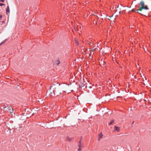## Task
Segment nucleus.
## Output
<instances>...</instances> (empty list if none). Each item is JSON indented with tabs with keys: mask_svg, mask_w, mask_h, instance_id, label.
<instances>
[{
	"mask_svg": "<svg viewBox=\"0 0 151 151\" xmlns=\"http://www.w3.org/2000/svg\"><path fill=\"white\" fill-rule=\"evenodd\" d=\"M6 14H7V13H9V12H10V10H9V6H7V8L6 9Z\"/></svg>",
	"mask_w": 151,
	"mask_h": 151,
	"instance_id": "7",
	"label": "nucleus"
},
{
	"mask_svg": "<svg viewBox=\"0 0 151 151\" xmlns=\"http://www.w3.org/2000/svg\"><path fill=\"white\" fill-rule=\"evenodd\" d=\"M119 8V6H118L117 7V8Z\"/></svg>",
	"mask_w": 151,
	"mask_h": 151,
	"instance_id": "24",
	"label": "nucleus"
},
{
	"mask_svg": "<svg viewBox=\"0 0 151 151\" xmlns=\"http://www.w3.org/2000/svg\"><path fill=\"white\" fill-rule=\"evenodd\" d=\"M79 148L78 149V151H80L81 150V148L82 147H79Z\"/></svg>",
	"mask_w": 151,
	"mask_h": 151,
	"instance_id": "15",
	"label": "nucleus"
},
{
	"mask_svg": "<svg viewBox=\"0 0 151 151\" xmlns=\"http://www.w3.org/2000/svg\"><path fill=\"white\" fill-rule=\"evenodd\" d=\"M96 49L98 50V49H97V48H96H96H95V47H93V48L92 49V50H93L92 51H93L95 50H96Z\"/></svg>",
	"mask_w": 151,
	"mask_h": 151,
	"instance_id": "14",
	"label": "nucleus"
},
{
	"mask_svg": "<svg viewBox=\"0 0 151 151\" xmlns=\"http://www.w3.org/2000/svg\"><path fill=\"white\" fill-rule=\"evenodd\" d=\"M138 13H139V14H143L142 13H140V12H138Z\"/></svg>",
	"mask_w": 151,
	"mask_h": 151,
	"instance_id": "20",
	"label": "nucleus"
},
{
	"mask_svg": "<svg viewBox=\"0 0 151 151\" xmlns=\"http://www.w3.org/2000/svg\"><path fill=\"white\" fill-rule=\"evenodd\" d=\"M106 54H105V55H103V56H106Z\"/></svg>",
	"mask_w": 151,
	"mask_h": 151,
	"instance_id": "23",
	"label": "nucleus"
},
{
	"mask_svg": "<svg viewBox=\"0 0 151 151\" xmlns=\"http://www.w3.org/2000/svg\"><path fill=\"white\" fill-rule=\"evenodd\" d=\"M94 54V52L93 51H92L89 54V56H93V55Z\"/></svg>",
	"mask_w": 151,
	"mask_h": 151,
	"instance_id": "9",
	"label": "nucleus"
},
{
	"mask_svg": "<svg viewBox=\"0 0 151 151\" xmlns=\"http://www.w3.org/2000/svg\"><path fill=\"white\" fill-rule=\"evenodd\" d=\"M75 43L77 45H78L79 44V43L78 42V41L77 40H75Z\"/></svg>",
	"mask_w": 151,
	"mask_h": 151,
	"instance_id": "12",
	"label": "nucleus"
},
{
	"mask_svg": "<svg viewBox=\"0 0 151 151\" xmlns=\"http://www.w3.org/2000/svg\"><path fill=\"white\" fill-rule=\"evenodd\" d=\"M110 17V18H109V20H110V19H111V17Z\"/></svg>",
	"mask_w": 151,
	"mask_h": 151,
	"instance_id": "21",
	"label": "nucleus"
},
{
	"mask_svg": "<svg viewBox=\"0 0 151 151\" xmlns=\"http://www.w3.org/2000/svg\"><path fill=\"white\" fill-rule=\"evenodd\" d=\"M52 87H51V88H52ZM55 90H54L52 91L53 92H52L50 90L51 89V88H50V92L51 94L50 95L51 96H52V93H53L55 95H56L58 96L59 95V94H60L61 93V92H60V91L59 89L57 88V89H56L55 88Z\"/></svg>",
	"mask_w": 151,
	"mask_h": 151,
	"instance_id": "2",
	"label": "nucleus"
},
{
	"mask_svg": "<svg viewBox=\"0 0 151 151\" xmlns=\"http://www.w3.org/2000/svg\"><path fill=\"white\" fill-rule=\"evenodd\" d=\"M117 11V10H116L115 12H116Z\"/></svg>",
	"mask_w": 151,
	"mask_h": 151,
	"instance_id": "26",
	"label": "nucleus"
},
{
	"mask_svg": "<svg viewBox=\"0 0 151 151\" xmlns=\"http://www.w3.org/2000/svg\"><path fill=\"white\" fill-rule=\"evenodd\" d=\"M132 11L133 12H135V10L134 9H132Z\"/></svg>",
	"mask_w": 151,
	"mask_h": 151,
	"instance_id": "17",
	"label": "nucleus"
},
{
	"mask_svg": "<svg viewBox=\"0 0 151 151\" xmlns=\"http://www.w3.org/2000/svg\"><path fill=\"white\" fill-rule=\"evenodd\" d=\"M135 1H136V0H135Z\"/></svg>",
	"mask_w": 151,
	"mask_h": 151,
	"instance_id": "27",
	"label": "nucleus"
},
{
	"mask_svg": "<svg viewBox=\"0 0 151 151\" xmlns=\"http://www.w3.org/2000/svg\"><path fill=\"white\" fill-rule=\"evenodd\" d=\"M139 5L140 6L139 7V9L137 10V11L138 12V11L140 12H142L143 9H145L146 10H148L149 9L148 8L147 5H145V3L143 1H141Z\"/></svg>",
	"mask_w": 151,
	"mask_h": 151,
	"instance_id": "1",
	"label": "nucleus"
},
{
	"mask_svg": "<svg viewBox=\"0 0 151 151\" xmlns=\"http://www.w3.org/2000/svg\"><path fill=\"white\" fill-rule=\"evenodd\" d=\"M79 147H82V146L81 145V140L79 141V143L78 145Z\"/></svg>",
	"mask_w": 151,
	"mask_h": 151,
	"instance_id": "8",
	"label": "nucleus"
},
{
	"mask_svg": "<svg viewBox=\"0 0 151 151\" xmlns=\"http://www.w3.org/2000/svg\"><path fill=\"white\" fill-rule=\"evenodd\" d=\"M9 110L10 111V113H12L13 112V109H9Z\"/></svg>",
	"mask_w": 151,
	"mask_h": 151,
	"instance_id": "13",
	"label": "nucleus"
},
{
	"mask_svg": "<svg viewBox=\"0 0 151 151\" xmlns=\"http://www.w3.org/2000/svg\"><path fill=\"white\" fill-rule=\"evenodd\" d=\"M6 40H4V41H2L1 42L0 44V46L1 45H2L3 44H4V43H5V42H6Z\"/></svg>",
	"mask_w": 151,
	"mask_h": 151,
	"instance_id": "11",
	"label": "nucleus"
},
{
	"mask_svg": "<svg viewBox=\"0 0 151 151\" xmlns=\"http://www.w3.org/2000/svg\"><path fill=\"white\" fill-rule=\"evenodd\" d=\"M55 64H56L58 65L60 63V61L59 60V59H58L56 61H55L54 63Z\"/></svg>",
	"mask_w": 151,
	"mask_h": 151,
	"instance_id": "6",
	"label": "nucleus"
},
{
	"mask_svg": "<svg viewBox=\"0 0 151 151\" xmlns=\"http://www.w3.org/2000/svg\"><path fill=\"white\" fill-rule=\"evenodd\" d=\"M2 15H0V18H1V19L2 18Z\"/></svg>",
	"mask_w": 151,
	"mask_h": 151,
	"instance_id": "19",
	"label": "nucleus"
},
{
	"mask_svg": "<svg viewBox=\"0 0 151 151\" xmlns=\"http://www.w3.org/2000/svg\"><path fill=\"white\" fill-rule=\"evenodd\" d=\"M134 123V122H133L132 123V124H133Z\"/></svg>",
	"mask_w": 151,
	"mask_h": 151,
	"instance_id": "25",
	"label": "nucleus"
},
{
	"mask_svg": "<svg viewBox=\"0 0 151 151\" xmlns=\"http://www.w3.org/2000/svg\"><path fill=\"white\" fill-rule=\"evenodd\" d=\"M120 127H117L116 126H114V131H116L119 132L120 131Z\"/></svg>",
	"mask_w": 151,
	"mask_h": 151,
	"instance_id": "3",
	"label": "nucleus"
},
{
	"mask_svg": "<svg viewBox=\"0 0 151 151\" xmlns=\"http://www.w3.org/2000/svg\"><path fill=\"white\" fill-rule=\"evenodd\" d=\"M73 139V138H70L69 137H66V140L68 141H71Z\"/></svg>",
	"mask_w": 151,
	"mask_h": 151,
	"instance_id": "5",
	"label": "nucleus"
},
{
	"mask_svg": "<svg viewBox=\"0 0 151 151\" xmlns=\"http://www.w3.org/2000/svg\"><path fill=\"white\" fill-rule=\"evenodd\" d=\"M121 13V12L120 11V12H119V14H120Z\"/></svg>",
	"mask_w": 151,
	"mask_h": 151,
	"instance_id": "22",
	"label": "nucleus"
},
{
	"mask_svg": "<svg viewBox=\"0 0 151 151\" xmlns=\"http://www.w3.org/2000/svg\"><path fill=\"white\" fill-rule=\"evenodd\" d=\"M114 122V120H112L109 123V125H111Z\"/></svg>",
	"mask_w": 151,
	"mask_h": 151,
	"instance_id": "10",
	"label": "nucleus"
},
{
	"mask_svg": "<svg viewBox=\"0 0 151 151\" xmlns=\"http://www.w3.org/2000/svg\"><path fill=\"white\" fill-rule=\"evenodd\" d=\"M0 1H1L2 2H4V0H0Z\"/></svg>",
	"mask_w": 151,
	"mask_h": 151,
	"instance_id": "18",
	"label": "nucleus"
},
{
	"mask_svg": "<svg viewBox=\"0 0 151 151\" xmlns=\"http://www.w3.org/2000/svg\"><path fill=\"white\" fill-rule=\"evenodd\" d=\"M103 135L102 134V133H99L98 134V141H100L101 139L103 138Z\"/></svg>",
	"mask_w": 151,
	"mask_h": 151,
	"instance_id": "4",
	"label": "nucleus"
},
{
	"mask_svg": "<svg viewBox=\"0 0 151 151\" xmlns=\"http://www.w3.org/2000/svg\"><path fill=\"white\" fill-rule=\"evenodd\" d=\"M4 4H3V3H0V5L1 6H4Z\"/></svg>",
	"mask_w": 151,
	"mask_h": 151,
	"instance_id": "16",
	"label": "nucleus"
}]
</instances>
